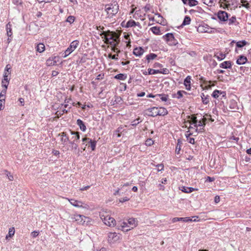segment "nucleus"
<instances>
[{"label":"nucleus","instance_id":"obj_23","mask_svg":"<svg viewBox=\"0 0 251 251\" xmlns=\"http://www.w3.org/2000/svg\"><path fill=\"white\" fill-rule=\"evenodd\" d=\"M135 25L141 27V25L139 23L136 22L134 20H130L128 21L126 25V27H133Z\"/></svg>","mask_w":251,"mask_h":251},{"label":"nucleus","instance_id":"obj_30","mask_svg":"<svg viewBox=\"0 0 251 251\" xmlns=\"http://www.w3.org/2000/svg\"><path fill=\"white\" fill-rule=\"evenodd\" d=\"M182 145V142L180 139L177 140V145L176 148V152L177 154H179L180 151L181 150V147Z\"/></svg>","mask_w":251,"mask_h":251},{"label":"nucleus","instance_id":"obj_5","mask_svg":"<svg viewBox=\"0 0 251 251\" xmlns=\"http://www.w3.org/2000/svg\"><path fill=\"white\" fill-rule=\"evenodd\" d=\"M163 38L170 45H176L177 44V41L175 39L174 36L172 33H168L163 36Z\"/></svg>","mask_w":251,"mask_h":251},{"label":"nucleus","instance_id":"obj_7","mask_svg":"<svg viewBox=\"0 0 251 251\" xmlns=\"http://www.w3.org/2000/svg\"><path fill=\"white\" fill-rule=\"evenodd\" d=\"M145 113L146 115L150 117H155L158 116L157 107H153L151 108H148L145 111Z\"/></svg>","mask_w":251,"mask_h":251},{"label":"nucleus","instance_id":"obj_50","mask_svg":"<svg viewBox=\"0 0 251 251\" xmlns=\"http://www.w3.org/2000/svg\"><path fill=\"white\" fill-rule=\"evenodd\" d=\"M154 141L151 139H148L146 141L145 144L148 146H151L153 144Z\"/></svg>","mask_w":251,"mask_h":251},{"label":"nucleus","instance_id":"obj_45","mask_svg":"<svg viewBox=\"0 0 251 251\" xmlns=\"http://www.w3.org/2000/svg\"><path fill=\"white\" fill-rule=\"evenodd\" d=\"M157 96H159L160 99L163 101H166L168 99V95L165 94H159L157 95Z\"/></svg>","mask_w":251,"mask_h":251},{"label":"nucleus","instance_id":"obj_15","mask_svg":"<svg viewBox=\"0 0 251 251\" xmlns=\"http://www.w3.org/2000/svg\"><path fill=\"white\" fill-rule=\"evenodd\" d=\"M192 221V219H191L190 217H184V218H178L176 217L172 219V222L173 223H175L178 221H183L185 222H191Z\"/></svg>","mask_w":251,"mask_h":251},{"label":"nucleus","instance_id":"obj_24","mask_svg":"<svg viewBox=\"0 0 251 251\" xmlns=\"http://www.w3.org/2000/svg\"><path fill=\"white\" fill-rule=\"evenodd\" d=\"M158 116H165L168 114L167 110L164 107H157Z\"/></svg>","mask_w":251,"mask_h":251},{"label":"nucleus","instance_id":"obj_37","mask_svg":"<svg viewBox=\"0 0 251 251\" xmlns=\"http://www.w3.org/2000/svg\"><path fill=\"white\" fill-rule=\"evenodd\" d=\"M237 102L234 100H231L229 103V108L232 110H235L237 109Z\"/></svg>","mask_w":251,"mask_h":251},{"label":"nucleus","instance_id":"obj_49","mask_svg":"<svg viewBox=\"0 0 251 251\" xmlns=\"http://www.w3.org/2000/svg\"><path fill=\"white\" fill-rule=\"evenodd\" d=\"M141 122L140 118H138L136 120H134L131 122V125L132 126H136L138 124H139Z\"/></svg>","mask_w":251,"mask_h":251},{"label":"nucleus","instance_id":"obj_12","mask_svg":"<svg viewBox=\"0 0 251 251\" xmlns=\"http://www.w3.org/2000/svg\"><path fill=\"white\" fill-rule=\"evenodd\" d=\"M86 218V217H85L84 216H83L81 215H79V214H76V215H74L73 216V217H72V218L73 219H74L75 221H77L80 224L83 225L84 224V223L85 222L84 221H83V218Z\"/></svg>","mask_w":251,"mask_h":251},{"label":"nucleus","instance_id":"obj_41","mask_svg":"<svg viewBox=\"0 0 251 251\" xmlns=\"http://www.w3.org/2000/svg\"><path fill=\"white\" fill-rule=\"evenodd\" d=\"M15 233V229L14 227H11L9 229L8 234L6 236V238L8 239L9 237H12Z\"/></svg>","mask_w":251,"mask_h":251},{"label":"nucleus","instance_id":"obj_28","mask_svg":"<svg viewBox=\"0 0 251 251\" xmlns=\"http://www.w3.org/2000/svg\"><path fill=\"white\" fill-rule=\"evenodd\" d=\"M6 29L7 31V35L9 37H11L12 35L11 25L8 23L6 25Z\"/></svg>","mask_w":251,"mask_h":251},{"label":"nucleus","instance_id":"obj_63","mask_svg":"<svg viewBox=\"0 0 251 251\" xmlns=\"http://www.w3.org/2000/svg\"><path fill=\"white\" fill-rule=\"evenodd\" d=\"M198 126H204L205 125V124L203 123L201 120L198 122L197 123Z\"/></svg>","mask_w":251,"mask_h":251},{"label":"nucleus","instance_id":"obj_55","mask_svg":"<svg viewBox=\"0 0 251 251\" xmlns=\"http://www.w3.org/2000/svg\"><path fill=\"white\" fill-rule=\"evenodd\" d=\"M156 167L158 168V172H160L164 169V165L163 164H159L156 165Z\"/></svg>","mask_w":251,"mask_h":251},{"label":"nucleus","instance_id":"obj_32","mask_svg":"<svg viewBox=\"0 0 251 251\" xmlns=\"http://www.w3.org/2000/svg\"><path fill=\"white\" fill-rule=\"evenodd\" d=\"M248 44V43L245 40L239 41L236 43V45L237 48H241Z\"/></svg>","mask_w":251,"mask_h":251},{"label":"nucleus","instance_id":"obj_48","mask_svg":"<svg viewBox=\"0 0 251 251\" xmlns=\"http://www.w3.org/2000/svg\"><path fill=\"white\" fill-rule=\"evenodd\" d=\"M75 20V17L74 16H69L67 18V19L66 20V22H68V23H70V24H72V23L74 22Z\"/></svg>","mask_w":251,"mask_h":251},{"label":"nucleus","instance_id":"obj_26","mask_svg":"<svg viewBox=\"0 0 251 251\" xmlns=\"http://www.w3.org/2000/svg\"><path fill=\"white\" fill-rule=\"evenodd\" d=\"M128 224L131 226V228H133L137 225V221L134 218H129L128 220Z\"/></svg>","mask_w":251,"mask_h":251},{"label":"nucleus","instance_id":"obj_17","mask_svg":"<svg viewBox=\"0 0 251 251\" xmlns=\"http://www.w3.org/2000/svg\"><path fill=\"white\" fill-rule=\"evenodd\" d=\"M7 77L8 76L6 74V73H5L3 76L4 78L1 81L2 87L5 89H7V87L9 84V80Z\"/></svg>","mask_w":251,"mask_h":251},{"label":"nucleus","instance_id":"obj_60","mask_svg":"<svg viewBox=\"0 0 251 251\" xmlns=\"http://www.w3.org/2000/svg\"><path fill=\"white\" fill-rule=\"evenodd\" d=\"M39 235V232L37 231H34L31 232V236L33 238L36 237Z\"/></svg>","mask_w":251,"mask_h":251},{"label":"nucleus","instance_id":"obj_35","mask_svg":"<svg viewBox=\"0 0 251 251\" xmlns=\"http://www.w3.org/2000/svg\"><path fill=\"white\" fill-rule=\"evenodd\" d=\"M151 30L155 35L161 34L160 27L157 26H153L151 28Z\"/></svg>","mask_w":251,"mask_h":251},{"label":"nucleus","instance_id":"obj_29","mask_svg":"<svg viewBox=\"0 0 251 251\" xmlns=\"http://www.w3.org/2000/svg\"><path fill=\"white\" fill-rule=\"evenodd\" d=\"M127 77V75L125 74H119L114 76V78L124 80H125Z\"/></svg>","mask_w":251,"mask_h":251},{"label":"nucleus","instance_id":"obj_34","mask_svg":"<svg viewBox=\"0 0 251 251\" xmlns=\"http://www.w3.org/2000/svg\"><path fill=\"white\" fill-rule=\"evenodd\" d=\"M232 24H235V25L239 24V23L237 22L236 18L235 16L231 17L228 19V25H231Z\"/></svg>","mask_w":251,"mask_h":251},{"label":"nucleus","instance_id":"obj_43","mask_svg":"<svg viewBox=\"0 0 251 251\" xmlns=\"http://www.w3.org/2000/svg\"><path fill=\"white\" fill-rule=\"evenodd\" d=\"M187 3L189 6H193L197 5L198 2L196 0H188Z\"/></svg>","mask_w":251,"mask_h":251},{"label":"nucleus","instance_id":"obj_22","mask_svg":"<svg viewBox=\"0 0 251 251\" xmlns=\"http://www.w3.org/2000/svg\"><path fill=\"white\" fill-rule=\"evenodd\" d=\"M76 124L79 127V128L82 131H85L86 127L84 122L80 119H77L76 121Z\"/></svg>","mask_w":251,"mask_h":251},{"label":"nucleus","instance_id":"obj_4","mask_svg":"<svg viewBox=\"0 0 251 251\" xmlns=\"http://www.w3.org/2000/svg\"><path fill=\"white\" fill-rule=\"evenodd\" d=\"M100 216L101 219L106 225L109 226H114L116 225L115 220L109 215H104L100 214Z\"/></svg>","mask_w":251,"mask_h":251},{"label":"nucleus","instance_id":"obj_11","mask_svg":"<svg viewBox=\"0 0 251 251\" xmlns=\"http://www.w3.org/2000/svg\"><path fill=\"white\" fill-rule=\"evenodd\" d=\"M220 95H222V97H226V92L215 90L212 94V96L215 99H219Z\"/></svg>","mask_w":251,"mask_h":251},{"label":"nucleus","instance_id":"obj_33","mask_svg":"<svg viewBox=\"0 0 251 251\" xmlns=\"http://www.w3.org/2000/svg\"><path fill=\"white\" fill-rule=\"evenodd\" d=\"M202 101L203 104H206L209 102V96L208 95H205L203 93L201 94V95Z\"/></svg>","mask_w":251,"mask_h":251},{"label":"nucleus","instance_id":"obj_42","mask_svg":"<svg viewBox=\"0 0 251 251\" xmlns=\"http://www.w3.org/2000/svg\"><path fill=\"white\" fill-rule=\"evenodd\" d=\"M90 147H91L92 151H94L96 148L97 142L95 140H90Z\"/></svg>","mask_w":251,"mask_h":251},{"label":"nucleus","instance_id":"obj_13","mask_svg":"<svg viewBox=\"0 0 251 251\" xmlns=\"http://www.w3.org/2000/svg\"><path fill=\"white\" fill-rule=\"evenodd\" d=\"M179 189L183 192L185 193H190L193 192L195 190H197V189L194 188L193 187H187L186 186H181L179 187Z\"/></svg>","mask_w":251,"mask_h":251},{"label":"nucleus","instance_id":"obj_3","mask_svg":"<svg viewBox=\"0 0 251 251\" xmlns=\"http://www.w3.org/2000/svg\"><path fill=\"white\" fill-rule=\"evenodd\" d=\"M79 42L78 40H75L71 42L69 47L66 50L65 52L63 53V57L64 58L68 56L73 51H74L79 45Z\"/></svg>","mask_w":251,"mask_h":251},{"label":"nucleus","instance_id":"obj_19","mask_svg":"<svg viewBox=\"0 0 251 251\" xmlns=\"http://www.w3.org/2000/svg\"><path fill=\"white\" fill-rule=\"evenodd\" d=\"M201 82H202L203 84L205 85V88L207 89H210L211 87V85L210 83H211V81H207L205 78L203 76H201L199 78Z\"/></svg>","mask_w":251,"mask_h":251},{"label":"nucleus","instance_id":"obj_53","mask_svg":"<svg viewBox=\"0 0 251 251\" xmlns=\"http://www.w3.org/2000/svg\"><path fill=\"white\" fill-rule=\"evenodd\" d=\"M72 100V99L71 98H66L64 101V107L65 108H67L68 106V103H69Z\"/></svg>","mask_w":251,"mask_h":251},{"label":"nucleus","instance_id":"obj_8","mask_svg":"<svg viewBox=\"0 0 251 251\" xmlns=\"http://www.w3.org/2000/svg\"><path fill=\"white\" fill-rule=\"evenodd\" d=\"M68 200L70 203L75 207L86 208L87 206V205L86 204L83 205L84 203L81 201H78L75 199H68Z\"/></svg>","mask_w":251,"mask_h":251},{"label":"nucleus","instance_id":"obj_1","mask_svg":"<svg viewBox=\"0 0 251 251\" xmlns=\"http://www.w3.org/2000/svg\"><path fill=\"white\" fill-rule=\"evenodd\" d=\"M105 11L107 13V18H113L119 11V5L116 1L113 3L106 4Z\"/></svg>","mask_w":251,"mask_h":251},{"label":"nucleus","instance_id":"obj_6","mask_svg":"<svg viewBox=\"0 0 251 251\" xmlns=\"http://www.w3.org/2000/svg\"><path fill=\"white\" fill-rule=\"evenodd\" d=\"M119 34L116 33V32L111 31L110 30L103 31L100 34V36H106V37L111 41H113V40H114L115 38H117V37H118Z\"/></svg>","mask_w":251,"mask_h":251},{"label":"nucleus","instance_id":"obj_21","mask_svg":"<svg viewBox=\"0 0 251 251\" xmlns=\"http://www.w3.org/2000/svg\"><path fill=\"white\" fill-rule=\"evenodd\" d=\"M232 64L230 61H224L220 64V67L224 69H230L231 68Z\"/></svg>","mask_w":251,"mask_h":251},{"label":"nucleus","instance_id":"obj_39","mask_svg":"<svg viewBox=\"0 0 251 251\" xmlns=\"http://www.w3.org/2000/svg\"><path fill=\"white\" fill-rule=\"evenodd\" d=\"M69 144L71 146L72 151H76L78 150V145L77 143L74 142V141H69Z\"/></svg>","mask_w":251,"mask_h":251},{"label":"nucleus","instance_id":"obj_31","mask_svg":"<svg viewBox=\"0 0 251 251\" xmlns=\"http://www.w3.org/2000/svg\"><path fill=\"white\" fill-rule=\"evenodd\" d=\"M45 47L43 43H39L36 47V50L39 52H42L45 50Z\"/></svg>","mask_w":251,"mask_h":251},{"label":"nucleus","instance_id":"obj_62","mask_svg":"<svg viewBox=\"0 0 251 251\" xmlns=\"http://www.w3.org/2000/svg\"><path fill=\"white\" fill-rule=\"evenodd\" d=\"M13 3L17 5H20L22 4V0H13Z\"/></svg>","mask_w":251,"mask_h":251},{"label":"nucleus","instance_id":"obj_61","mask_svg":"<svg viewBox=\"0 0 251 251\" xmlns=\"http://www.w3.org/2000/svg\"><path fill=\"white\" fill-rule=\"evenodd\" d=\"M111 50L114 52H117L118 54L121 52V50L116 47H111Z\"/></svg>","mask_w":251,"mask_h":251},{"label":"nucleus","instance_id":"obj_54","mask_svg":"<svg viewBox=\"0 0 251 251\" xmlns=\"http://www.w3.org/2000/svg\"><path fill=\"white\" fill-rule=\"evenodd\" d=\"M101 37L104 39V43L105 44L110 45V43H112V41L110 40L106 36H102Z\"/></svg>","mask_w":251,"mask_h":251},{"label":"nucleus","instance_id":"obj_57","mask_svg":"<svg viewBox=\"0 0 251 251\" xmlns=\"http://www.w3.org/2000/svg\"><path fill=\"white\" fill-rule=\"evenodd\" d=\"M168 73H169V70L166 68L163 69L162 70H159V73L163 74H165V75L168 74Z\"/></svg>","mask_w":251,"mask_h":251},{"label":"nucleus","instance_id":"obj_59","mask_svg":"<svg viewBox=\"0 0 251 251\" xmlns=\"http://www.w3.org/2000/svg\"><path fill=\"white\" fill-rule=\"evenodd\" d=\"M143 9L146 12H147L149 11H150L151 9V6L150 4H146V6L143 8Z\"/></svg>","mask_w":251,"mask_h":251},{"label":"nucleus","instance_id":"obj_27","mask_svg":"<svg viewBox=\"0 0 251 251\" xmlns=\"http://www.w3.org/2000/svg\"><path fill=\"white\" fill-rule=\"evenodd\" d=\"M187 94V92L184 91H178L176 94H175L173 95V98H176L177 99H179L183 97V94Z\"/></svg>","mask_w":251,"mask_h":251},{"label":"nucleus","instance_id":"obj_52","mask_svg":"<svg viewBox=\"0 0 251 251\" xmlns=\"http://www.w3.org/2000/svg\"><path fill=\"white\" fill-rule=\"evenodd\" d=\"M5 173H6L5 174L7 176L9 180L10 181L13 180L14 179V177H13V176L12 175H11L10 173L8 172L7 171H5Z\"/></svg>","mask_w":251,"mask_h":251},{"label":"nucleus","instance_id":"obj_40","mask_svg":"<svg viewBox=\"0 0 251 251\" xmlns=\"http://www.w3.org/2000/svg\"><path fill=\"white\" fill-rule=\"evenodd\" d=\"M157 57V55L155 53H150L146 56V59L148 62L151 60L155 59Z\"/></svg>","mask_w":251,"mask_h":251},{"label":"nucleus","instance_id":"obj_64","mask_svg":"<svg viewBox=\"0 0 251 251\" xmlns=\"http://www.w3.org/2000/svg\"><path fill=\"white\" fill-rule=\"evenodd\" d=\"M187 140H188V142L190 144H195V139L194 138H192V137L189 138L187 139Z\"/></svg>","mask_w":251,"mask_h":251},{"label":"nucleus","instance_id":"obj_14","mask_svg":"<svg viewBox=\"0 0 251 251\" xmlns=\"http://www.w3.org/2000/svg\"><path fill=\"white\" fill-rule=\"evenodd\" d=\"M144 50L142 47L136 48L134 49L133 53L136 56H141L144 53Z\"/></svg>","mask_w":251,"mask_h":251},{"label":"nucleus","instance_id":"obj_10","mask_svg":"<svg viewBox=\"0 0 251 251\" xmlns=\"http://www.w3.org/2000/svg\"><path fill=\"white\" fill-rule=\"evenodd\" d=\"M217 17L221 21L226 22L228 20V14L226 11H219L217 13Z\"/></svg>","mask_w":251,"mask_h":251},{"label":"nucleus","instance_id":"obj_47","mask_svg":"<svg viewBox=\"0 0 251 251\" xmlns=\"http://www.w3.org/2000/svg\"><path fill=\"white\" fill-rule=\"evenodd\" d=\"M215 56L217 58L218 60H222L226 57V54L223 53H220L219 55H215Z\"/></svg>","mask_w":251,"mask_h":251},{"label":"nucleus","instance_id":"obj_2","mask_svg":"<svg viewBox=\"0 0 251 251\" xmlns=\"http://www.w3.org/2000/svg\"><path fill=\"white\" fill-rule=\"evenodd\" d=\"M220 6L227 10L235 9L238 6L236 0H220Z\"/></svg>","mask_w":251,"mask_h":251},{"label":"nucleus","instance_id":"obj_25","mask_svg":"<svg viewBox=\"0 0 251 251\" xmlns=\"http://www.w3.org/2000/svg\"><path fill=\"white\" fill-rule=\"evenodd\" d=\"M120 42V34H119L117 38H115L113 41H112V43H110V46L111 47H116L118 46Z\"/></svg>","mask_w":251,"mask_h":251},{"label":"nucleus","instance_id":"obj_18","mask_svg":"<svg viewBox=\"0 0 251 251\" xmlns=\"http://www.w3.org/2000/svg\"><path fill=\"white\" fill-rule=\"evenodd\" d=\"M191 76H187L184 81V84L185 86V88L187 90H190L191 89Z\"/></svg>","mask_w":251,"mask_h":251},{"label":"nucleus","instance_id":"obj_46","mask_svg":"<svg viewBox=\"0 0 251 251\" xmlns=\"http://www.w3.org/2000/svg\"><path fill=\"white\" fill-rule=\"evenodd\" d=\"M61 141L63 145H65L69 141V137L68 136L62 137L61 138Z\"/></svg>","mask_w":251,"mask_h":251},{"label":"nucleus","instance_id":"obj_20","mask_svg":"<svg viewBox=\"0 0 251 251\" xmlns=\"http://www.w3.org/2000/svg\"><path fill=\"white\" fill-rule=\"evenodd\" d=\"M71 134L73 135H74L72 137V139L73 140L72 141H74V142L77 143L78 141L79 140L80 138V135H79V132H75L74 131L70 130Z\"/></svg>","mask_w":251,"mask_h":251},{"label":"nucleus","instance_id":"obj_36","mask_svg":"<svg viewBox=\"0 0 251 251\" xmlns=\"http://www.w3.org/2000/svg\"><path fill=\"white\" fill-rule=\"evenodd\" d=\"M191 22V18L188 16H186L184 19V20L182 22L181 26H184L186 25H188L190 24Z\"/></svg>","mask_w":251,"mask_h":251},{"label":"nucleus","instance_id":"obj_9","mask_svg":"<svg viewBox=\"0 0 251 251\" xmlns=\"http://www.w3.org/2000/svg\"><path fill=\"white\" fill-rule=\"evenodd\" d=\"M120 237L116 232H110L108 233V240L109 242L114 243L118 241Z\"/></svg>","mask_w":251,"mask_h":251},{"label":"nucleus","instance_id":"obj_16","mask_svg":"<svg viewBox=\"0 0 251 251\" xmlns=\"http://www.w3.org/2000/svg\"><path fill=\"white\" fill-rule=\"evenodd\" d=\"M248 61L247 57L243 55L239 56L236 61V63L238 65L245 64Z\"/></svg>","mask_w":251,"mask_h":251},{"label":"nucleus","instance_id":"obj_51","mask_svg":"<svg viewBox=\"0 0 251 251\" xmlns=\"http://www.w3.org/2000/svg\"><path fill=\"white\" fill-rule=\"evenodd\" d=\"M241 2L242 3V6L247 8H250V4L247 0H242Z\"/></svg>","mask_w":251,"mask_h":251},{"label":"nucleus","instance_id":"obj_58","mask_svg":"<svg viewBox=\"0 0 251 251\" xmlns=\"http://www.w3.org/2000/svg\"><path fill=\"white\" fill-rule=\"evenodd\" d=\"M6 90L7 89L3 88V90H2L0 94V97L4 98L5 95L6 93Z\"/></svg>","mask_w":251,"mask_h":251},{"label":"nucleus","instance_id":"obj_38","mask_svg":"<svg viewBox=\"0 0 251 251\" xmlns=\"http://www.w3.org/2000/svg\"><path fill=\"white\" fill-rule=\"evenodd\" d=\"M190 124H194V126L195 127H198L197 123L198 120L197 119V117L195 116H192L190 121H189Z\"/></svg>","mask_w":251,"mask_h":251},{"label":"nucleus","instance_id":"obj_56","mask_svg":"<svg viewBox=\"0 0 251 251\" xmlns=\"http://www.w3.org/2000/svg\"><path fill=\"white\" fill-rule=\"evenodd\" d=\"M118 56V54H114V55H112L111 54H108V57L110 58H111L112 59H113V60H117L118 59V57H117Z\"/></svg>","mask_w":251,"mask_h":251},{"label":"nucleus","instance_id":"obj_44","mask_svg":"<svg viewBox=\"0 0 251 251\" xmlns=\"http://www.w3.org/2000/svg\"><path fill=\"white\" fill-rule=\"evenodd\" d=\"M148 71L149 75H155L158 74L159 72V70H154L152 69H149Z\"/></svg>","mask_w":251,"mask_h":251}]
</instances>
